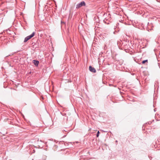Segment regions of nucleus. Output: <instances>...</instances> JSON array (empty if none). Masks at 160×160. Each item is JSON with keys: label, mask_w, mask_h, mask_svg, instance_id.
<instances>
[{"label": "nucleus", "mask_w": 160, "mask_h": 160, "mask_svg": "<svg viewBox=\"0 0 160 160\" xmlns=\"http://www.w3.org/2000/svg\"><path fill=\"white\" fill-rule=\"evenodd\" d=\"M35 32H33L31 35H29L26 38H25L24 42H26L27 41H28L32 37H33L35 35Z\"/></svg>", "instance_id": "nucleus-1"}, {"label": "nucleus", "mask_w": 160, "mask_h": 160, "mask_svg": "<svg viewBox=\"0 0 160 160\" xmlns=\"http://www.w3.org/2000/svg\"><path fill=\"white\" fill-rule=\"evenodd\" d=\"M86 3L84 1H82L80 3H79L76 5V8H78L82 6H85Z\"/></svg>", "instance_id": "nucleus-2"}, {"label": "nucleus", "mask_w": 160, "mask_h": 160, "mask_svg": "<svg viewBox=\"0 0 160 160\" xmlns=\"http://www.w3.org/2000/svg\"><path fill=\"white\" fill-rule=\"evenodd\" d=\"M89 69L90 71L92 72L95 73L96 72V70L95 69L91 66H89Z\"/></svg>", "instance_id": "nucleus-3"}, {"label": "nucleus", "mask_w": 160, "mask_h": 160, "mask_svg": "<svg viewBox=\"0 0 160 160\" xmlns=\"http://www.w3.org/2000/svg\"><path fill=\"white\" fill-rule=\"evenodd\" d=\"M32 62L36 66H38L39 62L38 61L36 60H33Z\"/></svg>", "instance_id": "nucleus-4"}, {"label": "nucleus", "mask_w": 160, "mask_h": 160, "mask_svg": "<svg viewBox=\"0 0 160 160\" xmlns=\"http://www.w3.org/2000/svg\"><path fill=\"white\" fill-rule=\"evenodd\" d=\"M148 62V60L147 59L145 60H143L142 62V64H144V63H145L146 62Z\"/></svg>", "instance_id": "nucleus-5"}, {"label": "nucleus", "mask_w": 160, "mask_h": 160, "mask_svg": "<svg viewBox=\"0 0 160 160\" xmlns=\"http://www.w3.org/2000/svg\"><path fill=\"white\" fill-rule=\"evenodd\" d=\"M61 27H62V25H66V24L65 23V22H64L62 21H61Z\"/></svg>", "instance_id": "nucleus-6"}, {"label": "nucleus", "mask_w": 160, "mask_h": 160, "mask_svg": "<svg viewBox=\"0 0 160 160\" xmlns=\"http://www.w3.org/2000/svg\"><path fill=\"white\" fill-rule=\"evenodd\" d=\"M99 133H100V132H99V131H98V132L97 133V135H96L97 137H99Z\"/></svg>", "instance_id": "nucleus-7"}, {"label": "nucleus", "mask_w": 160, "mask_h": 160, "mask_svg": "<svg viewBox=\"0 0 160 160\" xmlns=\"http://www.w3.org/2000/svg\"><path fill=\"white\" fill-rule=\"evenodd\" d=\"M35 150H33L32 151V153H34L35 152Z\"/></svg>", "instance_id": "nucleus-8"}, {"label": "nucleus", "mask_w": 160, "mask_h": 160, "mask_svg": "<svg viewBox=\"0 0 160 160\" xmlns=\"http://www.w3.org/2000/svg\"><path fill=\"white\" fill-rule=\"evenodd\" d=\"M70 16V13H69V18Z\"/></svg>", "instance_id": "nucleus-9"}, {"label": "nucleus", "mask_w": 160, "mask_h": 160, "mask_svg": "<svg viewBox=\"0 0 160 160\" xmlns=\"http://www.w3.org/2000/svg\"><path fill=\"white\" fill-rule=\"evenodd\" d=\"M4 76H5V77H6V75H4Z\"/></svg>", "instance_id": "nucleus-10"}, {"label": "nucleus", "mask_w": 160, "mask_h": 160, "mask_svg": "<svg viewBox=\"0 0 160 160\" xmlns=\"http://www.w3.org/2000/svg\"><path fill=\"white\" fill-rule=\"evenodd\" d=\"M12 81V82L14 83V82L13 81Z\"/></svg>", "instance_id": "nucleus-11"}, {"label": "nucleus", "mask_w": 160, "mask_h": 160, "mask_svg": "<svg viewBox=\"0 0 160 160\" xmlns=\"http://www.w3.org/2000/svg\"><path fill=\"white\" fill-rule=\"evenodd\" d=\"M65 80H69V79H68V80H67V79H66Z\"/></svg>", "instance_id": "nucleus-12"}]
</instances>
